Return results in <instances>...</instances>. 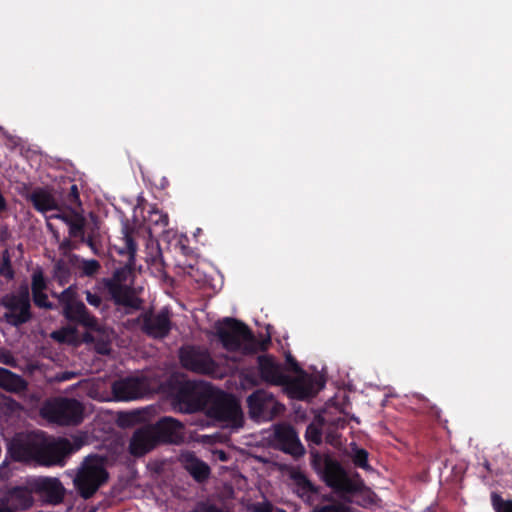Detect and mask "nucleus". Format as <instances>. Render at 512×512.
Here are the masks:
<instances>
[{"instance_id":"obj_1","label":"nucleus","mask_w":512,"mask_h":512,"mask_svg":"<svg viewBox=\"0 0 512 512\" xmlns=\"http://www.w3.org/2000/svg\"><path fill=\"white\" fill-rule=\"evenodd\" d=\"M28 200L47 221L58 219L65 224H87L80 190L73 180L64 183L54 193L45 188H36L29 194Z\"/></svg>"},{"instance_id":"obj_2","label":"nucleus","mask_w":512,"mask_h":512,"mask_svg":"<svg viewBox=\"0 0 512 512\" xmlns=\"http://www.w3.org/2000/svg\"><path fill=\"white\" fill-rule=\"evenodd\" d=\"M10 452L15 460L34 461L42 466L64 465V459L73 452L67 438H53L43 431L14 439Z\"/></svg>"},{"instance_id":"obj_3","label":"nucleus","mask_w":512,"mask_h":512,"mask_svg":"<svg viewBox=\"0 0 512 512\" xmlns=\"http://www.w3.org/2000/svg\"><path fill=\"white\" fill-rule=\"evenodd\" d=\"M216 335L222 347L229 352H242L245 355L264 352L271 344L269 335L257 338L244 322L226 317L215 324Z\"/></svg>"},{"instance_id":"obj_4","label":"nucleus","mask_w":512,"mask_h":512,"mask_svg":"<svg viewBox=\"0 0 512 512\" xmlns=\"http://www.w3.org/2000/svg\"><path fill=\"white\" fill-rule=\"evenodd\" d=\"M257 370L262 382L284 386L290 397L298 400H304L313 396L317 390L314 379L306 377L292 378L284 371L283 365L276 361L270 354H262L257 357Z\"/></svg>"},{"instance_id":"obj_5","label":"nucleus","mask_w":512,"mask_h":512,"mask_svg":"<svg viewBox=\"0 0 512 512\" xmlns=\"http://www.w3.org/2000/svg\"><path fill=\"white\" fill-rule=\"evenodd\" d=\"M311 465L321 480L341 496L354 495L364 486L358 474L356 479L350 478L341 463L329 455L312 452Z\"/></svg>"},{"instance_id":"obj_6","label":"nucleus","mask_w":512,"mask_h":512,"mask_svg":"<svg viewBox=\"0 0 512 512\" xmlns=\"http://www.w3.org/2000/svg\"><path fill=\"white\" fill-rule=\"evenodd\" d=\"M172 403L183 413H194L206 408L213 396V387L202 381H178L171 388Z\"/></svg>"},{"instance_id":"obj_7","label":"nucleus","mask_w":512,"mask_h":512,"mask_svg":"<svg viewBox=\"0 0 512 512\" xmlns=\"http://www.w3.org/2000/svg\"><path fill=\"white\" fill-rule=\"evenodd\" d=\"M52 296L58 299V303L62 308L61 314L68 322L83 326L87 329L96 328L97 319L78 298L75 285H70L59 294L52 293Z\"/></svg>"},{"instance_id":"obj_8","label":"nucleus","mask_w":512,"mask_h":512,"mask_svg":"<svg viewBox=\"0 0 512 512\" xmlns=\"http://www.w3.org/2000/svg\"><path fill=\"white\" fill-rule=\"evenodd\" d=\"M108 477L102 460L98 456H89L82 463L74 479V485L82 498L89 499L108 480Z\"/></svg>"},{"instance_id":"obj_9","label":"nucleus","mask_w":512,"mask_h":512,"mask_svg":"<svg viewBox=\"0 0 512 512\" xmlns=\"http://www.w3.org/2000/svg\"><path fill=\"white\" fill-rule=\"evenodd\" d=\"M6 311L3 320L12 327H21L33 319L28 285H21L16 293H7L0 300Z\"/></svg>"},{"instance_id":"obj_10","label":"nucleus","mask_w":512,"mask_h":512,"mask_svg":"<svg viewBox=\"0 0 512 512\" xmlns=\"http://www.w3.org/2000/svg\"><path fill=\"white\" fill-rule=\"evenodd\" d=\"M205 409L210 418L227 426L238 428L243 424L241 407L231 394L213 389V396Z\"/></svg>"},{"instance_id":"obj_11","label":"nucleus","mask_w":512,"mask_h":512,"mask_svg":"<svg viewBox=\"0 0 512 512\" xmlns=\"http://www.w3.org/2000/svg\"><path fill=\"white\" fill-rule=\"evenodd\" d=\"M42 412L53 423L76 426L83 421L84 406L74 398L59 397L48 402Z\"/></svg>"},{"instance_id":"obj_12","label":"nucleus","mask_w":512,"mask_h":512,"mask_svg":"<svg viewBox=\"0 0 512 512\" xmlns=\"http://www.w3.org/2000/svg\"><path fill=\"white\" fill-rule=\"evenodd\" d=\"M179 360L184 369L196 374L215 377L219 373L218 363L204 347L195 345L181 347Z\"/></svg>"},{"instance_id":"obj_13","label":"nucleus","mask_w":512,"mask_h":512,"mask_svg":"<svg viewBox=\"0 0 512 512\" xmlns=\"http://www.w3.org/2000/svg\"><path fill=\"white\" fill-rule=\"evenodd\" d=\"M249 415L252 419L270 421L280 415L285 407L274 395L264 389H258L247 397Z\"/></svg>"},{"instance_id":"obj_14","label":"nucleus","mask_w":512,"mask_h":512,"mask_svg":"<svg viewBox=\"0 0 512 512\" xmlns=\"http://www.w3.org/2000/svg\"><path fill=\"white\" fill-rule=\"evenodd\" d=\"M171 316V311L166 307L157 313L147 311L141 316V330L153 339H164L172 330Z\"/></svg>"},{"instance_id":"obj_15","label":"nucleus","mask_w":512,"mask_h":512,"mask_svg":"<svg viewBox=\"0 0 512 512\" xmlns=\"http://www.w3.org/2000/svg\"><path fill=\"white\" fill-rule=\"evenodd\" d=\"M34 494L49 504H59L63 501L65 489L57 478L38 477L28 481Z\"/></svg>"},{"instance_id":"obj_16","label":"nucleus","mask_w":512,"mask_h":512,"mask_svg":"<svg viewBox=\"0 0 512 512\" xmlns=\"http://www.w3.org/2000/svg\"><path fill=\"white\" fill-rule=\"evenodd\" d=\"M159 444H179L184 440V425L172 417H162L154 425H151Z\"/></svg>"},{"instance_id":"obj_17","label":"nucleus","mask_w":512,"mask_h":512,"mask_svg":"<svg viewBox=\"0 0 512 512\" xmlns=\"http://www.w3.org/2000/svg\"><path fill=\"white\" fill-rule=\"evenodd\" d=\"M275 441L277 448L282 452L298 459L305 454L296 430L291 426H281L275 430Z\"/></svg>"},{"instance_id":"obj_18","label":"nucleus","mask_w":512,"mask_h":512,"mask_svg":"<svg viewBox=\"0 0 512 512\" xmlns=\"http://www.w3.org/2000/svg\"><path fill=\"white\" fill-rule=\"evenodd\" d=\"M169 216L156 204L141 200L133 209L132 224H168Z\"/></svg>"},{"instance_id":"obj_19","label":"nucleus","mask_w":512,"mask_h":512,"mask_svg":"<svg viewBox=\"0 0 512 512\" xmlns=\"http://www.w3.org/2000/svg\"><path fill=\"white\" fill-rule=\"evenodd\" d=\"M159 442L151 426L136 430L130 440L129 452L135 457L144 456L154 449Z\"/></svg>"},{"instance_id":"obj_20","label":"nucleus","mask_w":512,"mask_h":512,"mask_svg":"<svg viewBox=\"0 0 512 512\" xmlns=\"http://www.w3.org/2000/svg\"><path fill=\"white\" fill-rule=\"evenodd\" d=\"M103 285L116 305L130 308L139 307V299L133 295L129 286L117 283V279H103Z\"/></svg>"},{"instance_id":"obj_21","label":"nucleus","mask_w":512,"mask_h":512,"mask_svg":"<svg viewBox=\"0 0 512 512\" xmlns=\"http://www.w3.org/2000/svg\"><path fill=\"white\" fill-rule=\"evenodd\" d=\"M135 226H122L123 237L119 239V243L113 245L115 252L126 258V266L133 270L135 266V258L137 252V243L134 239Z\"/></svg>"},{"instance_id":"obj_22","label":"nucleus","mask_w":512,"mask_h":512,"mask_svg":"<svg viewBox=\"0 0 512 512\" xmlns=\"http://www.w3.org/2000/svg\"><path fill=\"white\" fill-rule=\"evenodd\" d=\"M112 393L117 400L128 401L137 399L143 394V382L135 377H126L115 381Z\"/></svg>"},{"instance_id":"obj_23","label":"nucleus","mask_w":512,"mask_h":512,"mask_svg":"<svg viewBox=\"0 0 512 512\" xmlns=\"http://www.w3.org/2000/svg\"><path fill=\"white\" fill-rule=\"evenodd\" d=\"M33 493L34 491H32L29 484L28 487L15 486L5 493L2 501L15 510H26L34 503Z\"/></svg>"},{"instance_id":"obj_24","label":"nucleus","mask_w":512,"mask_h":512,"mask_svg":"<svg viewBox=\"0 0 512 512\" xmlns=\"http://www.w3.org/2000/svg\"><path fill=\"white\" fill-rule=\"evenodd\" d=\"M180 461L184 469L193 477L198 483L205 482L210 474L211 469L209 465L203 460L199 459L193 452H186L181 455Z\"/></svg>"},{"instance_id":"obj_25","label":"nucleus","mask_w":512,"mask_h":512,"mask_svg":"<svg viewBox=\"0 0 512 512\" xmlns=\"http://www.w3.org/2000/svg\"><path fill=\"white\" fill-rule=\"evenodd\" d=\"M290 479L296 487V493L302 499L309 500L313 495L319 493L320 487L314 485L301 470L294 469L290 472Z\"/></svg>"},{"instance_id":"obj_26","label":"nucleus","mask_w":512,"mask_h":512,"mask_svg":"<svg viewBox=\"0 0 512 512\" xmlns=\"http://www.w3.org/2000/svg\"><path fill=\"white\" fill-rule=\"evenodd\" d=\"M27 385L22 376L0 367V387L2 389L11 393H20L27 389Z\"/></svg>"},{"instance_id":"obj_27","label":"nucleus","mask_w":512,"mask_h":512,"mask_svg":"<svg viewBox=\"0 0 512 512\" xmlns=\"http://www.w3.org/2000/svg\"><path fill=\"white\" fill-rule=\"evenodd\" d=\"M0 276L4 277L6 280H13L15 277V271L12 267L11 257L8 250H5L2 253V260L0 263Z\"/></svg>"},{"instance_id":"obj_28","label":"nucleus","mask_w":512,"mask_h":512,"mask_svg":"<svg viewBox=\"0 0 512 512\" xmlns=\"http://www.w3.org/2000/svg\"><path fill=\"white\" fill-rule=\"evenodd\" d=\"M101 268L99 261L95 259H82L79 264V269L82 276L92 277L96 275Z\"/></svg>"},{"instance_id":"obj_29","label":"nucleus","mask_w":512,"mask_h":512,"mask_svg":"<svg viewBox=\"0 0 512 512\" xmlns=\"http://www.w3.org/2000/svg\"><path fill=\"white\" fill-rule=\"evenodd\" d=\"M354 453L352 455V462L353 464L361 469H364L366 471L371 469V466L368 463V452L367 450L363 448H355Z\"/></svg>"},{"instance_id":"obj_30","label":"nucleus","mask_w":512,"mask_h":512,"mask_svg":"<svg viewBox=\"0 0 512 512\" xmlns=\"http://www.w3.org/2000/svg\"><path fill=\"white\" fill-rule=\"evenodd\" d=\"M491 504L495 512H512V500H505L496 492L491 494Z\"/></svg>"},{"instance_id":"obj_31","label":"nucleus","mask_w":512,"mask_h":512,"mask_svg":"<svg viewBox=\"0 0 512 512\" xmlns=\"http://www.w3.org/2000/svg\"><path fill=\"white\" fill-rule=\"evenodd\" d=\"M54 278L61 286L68 284L70 281L71 272L63 262H58L55 265Z\"/></svg>"},{"instance_id":"obj_32","label":"nucleus","mask_w":512,"mask_h":512,"mask_svg":"<svg viewBox=\"0 0 512 512\" xmlns=\"http://www.w3.org/2000/svg\"><path fill=\"white\" fill-rule=\"evenodd\" d=\"M34 304L39 308L54 310L56 306L48 300V296L44 291L32 293Z\"/></svg>"},{"instance_id":"obj_33","label":"nucleus","mask_w":512,"mask_h":512,"mask_svg":"<svg viewBox=\"0 0 512 512\" xmlns=\"http://www.w3.org/2000/svg\"><path fill=\"white\" fill-rule=\"evenodd\" d=\"M46 288H47V284H46V280L44 278L43 272L41 270L35 271L32 274V283H31L32 293L45 291Z\"/></svg>"},{"instance_id":"obj_34","label":"nucleus","mask_w":512,"mask_h":512,"mask_svg":"<svg viewBox=\"0 0 512 512\" xmlns=\"http://www.w3.org/2000/svg\"><path fill=\"white\" fill-rule=\"evenodd\" d=\"M76 332V329L71 326L62 327L59 330L53 331L51 333L52 339L64 343L67 341L68 336L73 335Z\"/></svg>"},{"instance_id":"obj_35","label":"nucleus","mask_w":512,"mask_h":512,"mask_svg":"<svg viewBox=\"0 0 512 512\" xmlns=\"http://www.w3.org/2000/svg\"><path fill=\"white\" fill-rule=\"evenodd\" d=\"M306 440L315 445H319L322 442V433L321 430L310 424L305 433Z\"/></svg>"},{"instance_id":"obj_36","label":"nucleus","mask_w":512,"mask_h":512,"mask_svg":"<svg viewBox=\"0 0 512 512\" xmlns=\"http://www.w3.org/2000/svg\"><path fill=\"white\" fill-rule=\"evenodd\" d=\"M190 512H229V511L224 510L215 504L200 501L195 505V507Z\"/></svg>"},{"instance_id":"obj_37","label":"nucleus","mask_w":512,"mask_h":512,"mask_svg":"<svg viewBox=\"0 0 512 512\" xmlns=\"http://www.w3.org/2000/svg\"><path fill=\"white\" fill-rule=\"evenodd\" d=\"M286 363L289 367V369L295 373H300L301 375L299 377H306L307 379H313L312 377L308 376L300 367L297 360L291 355L288 354L286 356Z\"/></svg>"},{"instance_id":"obj_38","label":"nucleus","mask_w":512,"mask_h":512,"mask_svg":"<svg viewBox=\"0 0 512 512\" xmlns=\"http://www.w3.org/2000/svg\"><path fill=\"white\" fill-rule=\"evenodd\" d=\"M85 295L86 301L88 302L89 305L95 308H99L100 305L102 304V298L99 295L92 293L89 290L85 291Z\"/></svg>"},{"instance_id":"obj_39","label":"nucleus","mask_w":512,"mask_h":512,"mask_svg":"<svg viewBox=\"0 0 512 512\" xmlns=\"http://www.w3.org/2000/svg\"><path fill=\"white\" fill-rule=\"evenodd\" d=\"M126 265L123 268L116 269L113 273V276L110 279H117V283H122L126 280L127 272H131Z\"/></svg>"},{"instance_id":"obj_40","label":"nucleus","mask_w":512,"mask_h":512,"mask_svg":"<svg viewBox=\"0 0 512 512\" xmlns=\"http://www.w3.org/2000/svg\"><path fill=\"white\" fill-rule=\"evenodd\" d=\"M86 227L87 226H69V235L71 237H81L82 240H84Z\"/></svg>"},{"instance_id":"obj_41","label":"nucleus","mask_w":512,"mask_h":512,"mask_svg":"<svg viewBox=\"0 0 512 512\" xmlns=\"http://www.w3.org/2000/svg\"><path fill=\"white\" fill-rule=\"evenodd\" d=\"M314 512H343V507L335 504L325 505L316 507Z\"/></svg>"},{"instance_id":"obj_42","label":"nucleus","mask_w":512,"mask_h":512,"mask_svg":"<svg viewBox=\"0 0 512 512\" xmlns=\"http://www.w3.org/2000/svg\"><path fill=\"white\" fill-rule=\"evenodd\" d=\"M272 510L273 505L268 501L254 505V512H272Z\"/></svg>"},{"instance_id":"obj_43","label":"nucleus","mask_w":512,"mask_h":512,"mask_svg":"<svg viewBox=\"0 0 512 512\" xmlns=\"http://www.w3.org/2000/svg\"><path fill=\"white\" fill-rule=\"evenodd\" d=\"M83 241H85V242L87 243V245H88V246H89V247H90V248H91L95 253L97 252V244H96V242H95L94 238H93L91 235H88V236H87V238H86V239L84 238V240H83Z\"/></svg>"},{"instance_id":"obj_44","label":"nucleus","mask_w":512,"mask_h":512,"mask_svg":"<svg viewBox=\"0 0 512 512\" xmlns=\"http://www.w3.org/2000/svg\"><path fill=\"white\" fill-rule=\"evenodd\" d=\"M0 512H14V511L10 507H8V505L4 501L1 500Z\"/></svg>"},{"instance_id":"obj_45","label":"nucleus","mask_w":512,"mask_h":512,"mask_svg":"<svg viewBox=\"0 0 512 512\" xmlns=\"http://www.w3.org/2000/svg\"><path fill=\"white\" fill-rule=\"evenodd\" d=\"M245 379H246L247 381H249L250 383H252L253 385H257V384H258V383H257V381L254 379V377H253V376H251V375H248V374H247V375L245 376Z\"/></svg>"},{"instance_id":"obj_46","label":"nucleus","mask_w":512,"mask_h":512,"mask_svg":"<svg viewBox=\"0 0 512 512\" xmlns=\"http://www.w3.org/2000/svg\"><path fill=\"white\" fill-rule=\"evenodd\" d=\"M2 362L7 365H12V363L14 362V359L11 356H8Z\"/></svg>"},{"instance_id":"obj_47","label":"nucleus","mask_w":512,"mask_h":512,"mask_svg":"<svg viewBox=\"0 0 512 512\" xmlns=\"http://www.w3.org/2000/svg\"><path fill=\"white\" fill-rule=\"evenodd\" d=\"M432 414L436 417V418H439L440 417V411L438 408L436 407H432Z\"/></svg>"},{"instance_id":"obj_48","label":"nucleus","mask_w":512,"mask_h":512,"mask_svg":"<svg viewBox=\"0 0 512 512\" xmlns=\"http://www.w3.org/2000/svg\"><path fill=\"white\" fill-rule=\"evenodd\" d=\"M71 376H72V374H70V373H65L62 379H63V380H67V379H70V378H71Z\"/></svg>"},{"instance_id":"obj_49","label":"nucleus","mask_w":512,"mask_h":512,"mask_svg":"<svg viewBox=\"0 0 512 512\" xmlns=\"http://www.w3.org/2000/svg\"><path fill=\"white\" fill-rule=\"evenodd\" d=\"M90 216H91V218H92L93 224H98V223H97V221H96V219H94V215H93V213H90Z\"/></svg>"},{"instance_id":"obj_50","label":"nucleus","mask_w":512,"mask_h":512,"mask_svg":"<svg viewBox=\"0 0 512 512\" xmlns=\"http://www.w3.org/2000/svg\"><path fill=\"white\" fill-rule=\"evenodd\" d=\"M48 228H49V230H50L52 233H55V231H54V226L49 225V226H48Z\"/></svg>"},{"instance_id":"obj_51","label":"nucleus","mask_w":512,"mask_h":512,"mask_svg":"<svg viewBox=\"0 0 512 512\" xmlns=\"http://www.w3.org/2000/svg\"><path fill=\"white\" fill-rule=\"evenodd\" d=\"M122 224H130V223H129V220L126 219L125 221H122Z\"/></svg>"},{"instance_id":"obj_52","label":"nucleus","mask_w":512,"mask_h":512,"mask_svg":"<svg viewBox=\"0 0 512 512\" xmlns=\"http://www.w3.org/2000/svg\"><path fill=\"white\" fill-rule=\"evenodd\" d=\"M221 460H225V456H224V453H222L221 457H220Z\"/></svg>"},{"instance_id":"obj_53","label":"nucleus","mask_w":512,"mask_h":512,"mask_svg":"<svg viewBox=\"0 0 512 512\" xmlns=\"http://www.w3.org/2000/svg\"><path fill=\"white\" fill-rule=\"evenodd\" d=\"M278 512H286L285 510L283 509H279Z\"/></svg>"}]
</instances>
